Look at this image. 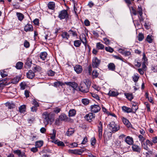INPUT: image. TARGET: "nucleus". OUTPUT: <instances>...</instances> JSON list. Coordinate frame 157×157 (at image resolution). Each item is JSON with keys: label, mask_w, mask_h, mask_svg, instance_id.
Wrapping results in <instances>:
<instances>
[{"label": "nucleus", "mask_w": 157, "mask_h": 157, "mask_svg": "<svg viewBox=\"0 0 157 157\" xmlns=\"http://www.w3.org/2000/svg\"><path fill=\"white\" fill-rule=\"evenodd\" d=\"M42 116L45 124L47 125L49 123L52 124L54 121L55 116L52 113L45 112L42 114Z\"/></svg>", "instance_id": "f257e3e1"}, {"label": "nucleus", "mask_w": 157, "mask_h": 157, "mask_svg": "<svg viewBox=\"0 0 157 157\" xmlns=\"http://www.w3.org/2000/svg\"><path fill=\"white\" fill-rule=\"evenodd\" d=\"M91 84V82L88 79L84 80L81 82L79 86V90L83 93H87L89 91Z\"/></svg>", "instance_id": "f03ea898"}, {"label": "nucleus", "mask_w": 157, "mask_h": 157, "mask_svg": "<svg viewBox=\"0 0 157 157\" xmlns=\"http://www.w3.org/2000/svg\"><path fill=\"white\" fill-rule=\"evenodd\" d=\"M109 129L113 133H115L120 129V125L116 124L113 121H111L108 125Z\"/></svg>", "instance_id": "7ed1b4c3"}, {"label": "nucleus", "mask_w": 157, "mask_h": 157, "mask_svg": "<svg viewBox=\"0 0 157 157\" xmlns=\"http://www.w3.org/2000/svg\"><path fill=\"white\" fill-rule=\"evenodd\" d=\"M68 14L67 10H63L59 13L58 17L60 20L67 19L68 17Z\"/></svg>", "instance_id": "20e7f679"}, {"label": "nucleus", "mask_w": 157, "mask_h": 157, "mask_svg": "<svg viewBox=\"0 0 157 157\" xmlns=\"http://www.w3.org/2000/svg\"><path fill=\"white\" fill-rule=\"evenodd\" d=\"M101 60L96 57H94L92 59V65L93 68L98 67L101 63Z\"/></svg>", "instance_id": "39448f33"}, {"label": "nucleus", "mask_w": 157, "mask_h": 157, "mask_svg": "<svg viewBox=\"0 0 157 157\" xmlns=\"http://www.w3.org/2000/svg\"><path fill=\"white\" fill-rule=\"evenodd\" d=\"M85 150H86L85 149V148H83L79 149H69L68 150V152L70 153H73L75 154L81 155Z\"/></svg>", "instance_id": "423d86ee"}, {"label": "nucleus", "mask_w": 157, "mask_h": 157, "mask_svg": "<svg viewBox=\"0 0 157 157\" xmlns=\"http://www.w3.org/2000/svg\"><path fill=\"white\" fill-rule=\"evenodd\" d=\"M9 80V78H5L0 80V89H2L5 86L10 83Z\"/></svg>", "instance_id": "0eeeda50"}, {"label": "nucleus", "mask_w": 157, "mask_h": 157, "mask_svg": "<svg viewBox=\"0 0 157 157\" xmlns=\"http://www.w3.org/2000/svg\"><path fill=\"white\" fill-rule=\"evenodd\" d=\"M98 137L100 140L102 136V131L103 129L102 122L101 121L99 122L98 125Z\"/></svg>", "instance_id": "6e6552de"}, {"label": "nucleus", "mask_w": 157, "mask_h": 157, "mask_svg": "<svg viewBox=\"0 0 157 157\" xmlns=\"http://www.w3.org/2000/svg\"><path fill=\"white\" fill-rule=\"evenodd\" d=\"M91 110L94 113L98 112L101 109L100 107L98 105H94L90 106Z\"/></svg>", "instance_id": "1a4fd4ad"}, {"label": "nucleus", "mask_w": 157, "mask_h": 157, "mask_svg": "<svg viewBox=\"0 0 157 157\" xmlns=\"http://www.w3.org/2000/svg\"><path fill=\"white\" fill-rule=\"evenodd\" d=\"M132 148L134 152L140 153L141 151V148L138 145L136 144H133L132 146Z\"/></svg>", "instance_id": "9d476101"}, {"label": "nucleus", "mask_w": 157, "mask_h": 157, "mask_svg": "<svg viewBox=\"0 0 157 157\" xmlns=\"http://www.w3.org/2000/svg\"><path fill=\"white\" fill-rule=\"evenodd\" d=\"M33 30V25L29 23L26 25L24 27V30L26 32H31Z\"/></svg>", "instance_id": "9b49d317"}, {"label": "nucleus", "mask_w": 157, "mask_h": 157, "mask_svg": "<svg viewBox=\"0 0 157 157\" xmlns=\"http://www.w3.org/2000/svg\"><path fill=\"white\" fill-rule=\"evenodd\" d=\"M80 41L86 46L87 44V40L85 35L84 34H82L80 36Z\"/></svg>", "instance_id": "f8f14e48"}, {"label": "nucleus", "mask_w": 157, "mask_h": 157, "mask_svg": "<svg viewBox=\"0 0 157 157\" xmlns=\"http://www.w3.org/2000/svg\"><path fill=\"white\" fill-rule=\"evenodd\" d=\"M95 114H93L92 113H89L86 114L85 118L89 122H91L93 119H94L95 117Z\"/></svg>", "instance_id": "ddd939ff"}, {"label": "nucleus", "mask_w": 157, "mask_h": 157, "mask_svg": "<svg viewBox=\"0 0 157 157\" xmlns=\"http://www.w3.org/2000/svg\"><path fill=\"white\" fill-rule=\"evenodd\" d=\"M125 142L129 145L133 144L134 142L133 139L129 136H127L124 140Z\"/></svg>", "instance_id": "4468645a"}, {"label": "nucleus", "mask_w": 157, "mask_h": 157, "mask_svg": "<svg viewBox=\"0 0 157 157\" xmlns=\"http://www.w3.org/2000/svg\"><path fill=\"white\" fill-rule=\"evenodd\" d=\"M20 79V78L17 76H15L13 78H10V83L16 84L18 82Z\"/></svg>", "instance_id": "2eb2a0df"}, {"label": "nucleus", "mask_w": 157, "mask_h": 157, "mask_svg": "<svg viewBox=\"0 0 157 157\" xmlns=\"http://www.w3.org/2000/svg\"><path fill=\"white\" fill-rule=\"evenodd\" d=\"M65 84L67 85L71 86L74 90L77 88L78 86V84L74 82H65Z\"/></svg>", "instance_id": "dca6fc26"}, {"label": "nucleus", "mask_w": 157, "mask_h": 157, "mask_svg": "<svg viewBox=\"0 0 157 157\" xmlns=\"http://www.w3.org/2000/svg\"><path fill=\"white\" fill-rule=\"evenodd\" d=\"M74 69L77 74L80 73L82 70V67L79 65H75L74 67Z\"/></svg>", "instance_id": "f3484780"}, {"label": "nucleus", "mask_w": 157, "mask_h": 157, "mask_svg": "<svg viewBox=\"0 0 157 157\" xmlns=\"http://www.w3.org/2000/svg\"><path fill=\"white\" fill-rule=\"evenodd\" d=\"M35 75V74L31 70H29L28 72L26 74L27 77L30 79H32L33 78Z\"/></svg>", "instance_id": "a211bd4d"}, {"label": "nucleus", "mask_w": 157, "mask_h": 157, "mask_svg": "<svg viewBox=\"0 0 157 157\" xmlns=\"http://www.w3.org/2000/svg\"><path fill=\"white\" fill-rule=\"evenodd\" d=\"M52 142L59 146L63 147L65 146L63 142L60 141L58 140H54L52 141Z\"/></svg>", "instance_id": "6ab92c4d"}, {"label": "nucleus", "mask_w": 157, "mask_h": 157, "mask_svg": "<svg viewBox=\"0 0 157 157\" xmlns=\"http://www.w3.org/2000/svg\"><path fill=\"white\" fill-rule=\"evenodd\" d=\"M61 36L62 37L63 39H65L66 40H68L70 37L69 35L66 32H62L61 34Z\"/></svg>", "instance_id": "aec40b11"}, {"label": "nucleus", "mask_w": 157, "mask_h": 157, "mask_svg": "<svg viewBox=\"0 0 157 157\" xmlns=\"http://www.w3.org/2000/svg\"><path fill=\"white\" fill-rule=\"evenodd\" d=\"M108 94L110 96L116 97L119 94V93L116 91L110 90Z\"/></svg>", "instance_id": "412c9836"}, {"label": "nucleus", "mask_w": 157, "mask_h": 157, "mask_svg": "<svg viewBox=\"0 0 157 157\" xmlns=\"http://www.w3.org/2000/svg\"><path fill=\"white\" fill-rule=\"evenodd\" d=\"M48 8L52 10H53L54 9L55 7V3L54 2H49L48 5Z\"/></svg>", "instance_id": "4be33fe9"}, {"label": "nucleus", "mask_w": 157, "mask_h": 157, "mask_svg": "<svg viewBox=\"0 0 157 157\" xmlns=\"http://www.w3.org/2000/svg\"><path fill=\"white\" fill-rule=\"evenodd\" d=\"M47 56V53L46 52H41L40 54V57L41 59L44 60L46 58Z\"/></svg>", "instance_id": "5701e85b"}, {"label": "nucleus", "mask_w": 157, "mask_h": 157, "mask_svg": "<svg viewBox=\"0 0 157 157\" xmlns=\"http://www.w3.org/2000/svg\"><path fill=\"white\" fill-rule=\"evenodd\" d=\"M122 109L123 111L124 112L129 113L132 112L131 108L125 106H123L122 107Z\"/></svg>", "instance_id": "b1692460"}, {"label": "nucleus", "mask_w": 157, "mask_h": 157, "mask_svg": "<svg viewBox=\"0 0 157 157\" xmlns=\"http://www.w3.org/2000/svg\"><path fill=\"white\" fill-rule=\"evenodd\" d=\"M126 98L130 101H131L133 98V97L132 93H125L124 94Z\"/></svg>", "instance_id": "393cba45"}, {"label": "nucleus", "mask_w": 157, "mask_h": 157, "mask_svg": "<svg viewBox=\"0 0 157 157\" xmlns=\"http://www.w3.org/2000/svg\"><path fill=\"white\" fill-rule=\"evenodd\" d=\"M74 132L75 130L74 128H69L68 129L66 134L67 136H70L73 134L74 133Z\"/></svg>", "instance_id": "a878e982"}, {"label": "nucleus", "mask_w": 157, "mask_h": 157, "mask_svg": "<svg viewBox=\"0 0 157 157\" xmlns=\"http://www.w3.org/2000/svg\"><path fill=\"white\" fill-rule=\"evenodd\" d=\"M108 69L111 71H114L115 69V66L113 63H110L108 65Z\"/></svg>", "instance_id": "bb28decb"}, {"label": "nucleus", "mask_w": 157, "mask_h": 157, "mask_svg": "<svg viewBox=\"0 0 157 157\" xmlns=\"http://www.w3.org/2000/svg\"><path fill=\"white\" fill-rule=\"evenodd\" d=\"M18 19L21 21L24 18V15L21 13L17 12L16 13Z\"/></svg>", "instance_id": "cd10ccee"}, {"label": "nucleus", "mask_w": 157, "mask_h": 157, "mask_svg": "<svg viewBox=\"0 0 157 157\" xmlns=\"http://www.w3.org/2000/svg\"><path fill=\"white\" fill-rule=\"evenodd\" d=\"M65 84V83H64L61 82L57 81L54 82V86L56 87H59L60 86H62Z\"/></svg>", "instance_id": "c85d7f7f"}, {"label": "nucleus", "mask_w": 157, "mask_h": 157, "mask_svg": "<svg viewBox=\"0 0 157 157\" xmlns=\"http://www.w3.org/2000/svg\"><path fill=\"white\" fill-rule=\"evenodd\" d=\"M23 63L21 62H17L16 65V67L17 69H21L23 66Z\"/></svg>", "instance_id": "c756f323"}, {"label": "nucleus", "mask_w": 157, "mask_h": 157, "mask_svg": "<svg viewBox=\"0 0 157 157\" xmlns=\"http://www.w3.org/2000/svg\"><path fill=\"white\" fill-rule=\"evenodd\" d=\"M122 120L124 124L127 125L128 127L130 126V123L127 119L126 118L123 117L122 119Z\"/></svg>", "instance_id": "7c9ffc66"}, {"label": "nucleus", "mask_w": 157, "mask_h": 157, "mask_svg": "<svg viewBox=\"0 0 157 157\" xmlns=\"http://www.w3.org/2000/svg\"><path fill=\"white\" fill-rule=\"evenodd\" d=\"M19 111L21 113H24L26 110V106L25 105H23L19 107Z\"/></svg>", "instance_id": "2f4dec72"}, {"label": "nucleus", "mask_w": 157, "mask_h": 157, "mask_svg": "<svg viewBox=\"0 0 157 157\" xmlns=\"http://www.w3.org/2000/svg\"><path fill=\"white\" fill-rule=\"evenodd\" d=\"M56 131L54 129H53L52 133L50 134V138L51 139L53 140V141L54 140H55V139L56 137Z\"/></svg>", "instance_id": "473e14b6"}, {"label": "nucleus", "mask_w": 157, "mask_h": 157, "mask_svg": "<svg viewBox=\"0 0 157 157\" xmlns=\"http://www.w3.org/2000/svg\"><path fill=\"white\" fill-rule=\"evenodd\" d=\"M96 47L98 49H103L104 48V46L100 42H98L96 44Z\"/></svg>", "instance_id": "72a5a7b5"}, {"label": "nucleus", "mask_w": 157, "mask_h": 157, "mask_svg": "<svg viewBox=\"0 0 157 157\" xmlns=\"http://www.w3.org/2000/svg\"><path fill=\"white\" fill-rule=\"evenodd\" d=\"M76 114V111L74 109L70 110L69 112V116L70 117L74 116Z\"/></svg>", "instance_id": "f704fd0d"}, {"label": "nucleus", "mask_w": 157, "mask_h": 157, "mask_svg": "<svg viewBox=\"0 0 157 157\" xmlns=\"http://www.w3.org/2000/svg\"><path fill=\"white\" fill-rule=\"evenodd\" d=\"M66 116L64 114H62L59 117V120L62 121H65L66 120Z\"/></svg>", "instance_id": "c9c22d12"}, {"label": "nucleus", "mask_w": 157, "mask_h": 157, "mask_svg": "<svg viewBox=\"0 0 157 157\" xmlns=\"http://www.w3.org/2000/svg\"><path fill=\"white\" fill-rule=\"evenodd\" d=\"M81 44V42L79 40H76L74 41V45L76 47H79Z\"/></svg>", "instance_id": "e433bc0d"}, {"label": "nucleus", "mask_w": 157, "mask_h": 157, "mask_svg": "<svg viewBox=\"0 0 157 157\" xmlns=\"http://www.w3.org/2000/svg\"><path fill=\"white\" fill-rule=\"evenodd\" d=\"M43 144V142L42 141H37L36 143V145L37 147H41Z\"/></svg>", "instance_id": "4c0bfd02"}, {"label": "nucleus", "mask_w": 157, "mask_h": 157, "mask_svg": "<svg viewBox=\"0 0 157 157\" xmlns=\"http://www.w3.org/2000/svg\"><path fill=\"white\" fill-rule=\"evenodd\" d=\"M131 109L132 111V112L133 113H135L137 110L138 109V106L136 104H135V105H132V107Z\"/></svg>", "instance_id": "58836bf2"}, {"label": "nucleus", "mask_w": 157, "mask_h": 157, "mask_svg": "<svg viewBox=\"0 0 157 157\" xmlns=\"http://www.w3.org/2000/svg\"><path fill=\"white\" fill-rule=\"evenodd\" d=\"M139 78V76L138 74L134 75L132 77L133 80L134 82H137L138 81Z\"/></svg>", "instance_id": "ea45409f"}, {"label": "nucleus", "mask_w": 157, "mask_h": 157, "mask_svg": "<svg viewBox=\"0 0 157 157\" xmlns=\"http://www.w3.org/2000/svg\"><path fill=\"white\" fill-rule=\"evenodd\" d=\"M0 74L2 77H4L7 75V73L5 70H1L0 71Z\"/></svg>", "instance_id": "a19ab883"}, {"label": "nucleus", "mask_w": 157, "mask_h": 157, "mask_svg": "<svg viewBox=\"0 0 157 157\" xmlns=\"http://www.w3.org/2000/svg\"><path fill=\"white\" fill-rule=\"evenodd\" d=\"M112 133H113L111 132H108L107 133V136L105 135V139H106L107 140V139H108V140L110 139L112 137Z\"/></svg>", "instance_id": "79ce46f5"}, {"label": "nucleus", "mask_w": 157, "mask_h": 157, "mask_svg": "<svg viewBox=\"0 0 157 157\" xmlns=\"http://www.w3.org/2000/svg\"><path fill=\"white\" fill-rule=\"evenodd\" d=\"M152 37V36L151 35H148L147 36L146 38V40L148 43H151L152 42L153 40Z\"/></svg>", "instance_id": "37998d69"}, {"label": "nucleus", "mask_w": 157, "mask_h": 157, "mask_svg": "<svg viewBox=\"0 0 157 157\" xmlns=\"http://www.w3.org/2000/svg\"><path fill=\"white\" fill-rule=\"evenodd\" d=\"M130 12L131 13L133 14L134 15H136L137 14V12L135 9L133 7H132L130 9Z\"/></svg>", "instance_id": "c03bdc74"}, {"label": "nucleus", "mask_w": 157, "mask_h": 157, "mask_svg": "<svg viewBox=\"0 0 157 157\" xmlns=\"http://www.w3.org/2000/svg\"><path fill=\"white\" fill-rule=\"evenodd\" d=\"M137 12L139 14L140 16L143 15L142 9L140 6H138L137 8Z\"/></svg>", "instance_id": "a18cd8bd"}, {"label": "nucleus", "mask_w": 157, "mask_h": 157, "mask_svg": "<svg viewBox=\"0 0 157 157\" xmlns=\"http://www.w3.org/2000/svg\"><path fill=\"white\" fill-rule=\"evenodd\" d=\"M82 102L85 105H87L89 103V100L86 98L82 99Z\"/></svg>", "instance_id": "49530a36"}, {"label": "nucleus", "mask_w": 157, "mask_h": 157, "mask_svg": "<svg viewBox=\"0 0 157 157\" xmlns=\"http://www.w3.org/2000/svg\"><path fill=\"white\" fill-rule=\"evenodd\" d=\"M32 63V61L31 59L29 58H27L25 64L28 66H30Z\"/></svg>", "instance_id": "de8ad7c7"}, {"label": "nucleus", "mask_w": 157, "mask_h": 157, "mask_svg": "<svg viewBox=\"0 0 157 157\" xmlns=\"http://www.w3.org/2000/svg\"><path fill=\"white\" fill-rule=\"evenodd\" d=\"M138 137L140 141L142 144L145 140V138L142 135H139Z\"/></svg>", "instance_id": "09e8293b"}, {"label": "nucleus", "mask_w": 157, "mask_h": 157, "mask_svg": "<svg viewBox=\"0 0 157 157\" xmlns=\"http://www.w3.org/2000/svg\"><path fill=\"white\" fill-rule=\"evenodd\" d=\"M41 68L39 66H36L34 67V69H33V71L34 72H36V71H41Z\"/></svg>", "instance_id": "8fccbe9b"}, {"label": "nucleus", "mask_w": 157, "mask_h": 157, "mask_svg": "<svg viewBox=\"0 0 157 157\" xmlns=\"http://www.w3.org/2000/svg\"><path fill=\"white\" fill-rule=\"evenodd\" d=\"M69 33L73 36H77V34L76 31H73L71 29L69 31Z\"/></svg>", "instance_id": "3c124183"}, {"label": "nucleus", "mask_w": 157, "mask_h": 157, "mask_svg": "<svg viewBox=\"0 0 157 157\" xmlns=\"http://www.w3.org/2000/svg\"><path fill=\"white\" fill-rule=\"evenodd\" d=\"M94 77L97 78L99 75V73L96 70H94L92 73Z\"/></svg>", "instance_id": "603ef678"}, {"label": "nucleus", "mask_w": 157, "mask_h": 157, "mask_svg": "<svg viewBox=\"0 0 157 157\" xmlns=\"http://www.w3.org/2000/svg\"><path fill=\"white\" fill-rule=\"evenodd\" d=\"M91 144L93 146H94L96 142V139L94 137H92L91 139Z\"/></svg>", "instance_id": "864d4df0"}, {"label": "nucleus", "mask_w": 157, "mask_h": 157, "mask_svg": "<svg viewBox=\"0 0 157 157\" xmlns=\"http://www.w3.org/2000/svg\"><path fill=\"white\" fill-rule=\"evenodd\" d=\"M61 110V109L59 107L55 108L53 110V112L54 113L56 114H57L59 113Z\"/></svg>", "instance_id": "5fc2aeb1"}, {"label": "nucleus", "mask_w": 157, "mask_h": 157, "mask_svg": "<svg viewBox=\"0 0 157 157\" xmlns=\"http://www.w3.org/2000/svg\"><path fill=\"white\" fill-rule=\"evenodd\" d=\"M105 50L106 51L109 52L110 53H112L113 51V49L110 47H105Z\"/></svg>", "instance_id": "6e6d98bb"}, {"label": "nucleus", "mask_w": 157, "mask_h": 157, "mask_svg": "<svg viewBox=\"0 0 157 157\" xmlns=\"http://www.w3.org/2000/svg\"><path fill=\"white\" fill-rule=\"evenodd\" d=\"M144 38L143 34L141 33H140L138 35V40L139 41H141Z\"/></svg>", "instance_id": "4d7b16f0"}, {"label": "nucleus", "mask_w": 157, "mask_h": 157, "mask_svg": "<svg viewBox=\"0 0 157 157\" xmlns=\"http://www.w3.org/2000/svg\"><path fill=\"white\" fill-rule=\"evenodd\" d=\"M151 141L153 144H155L157 143V137H153L151 138Z\"/></svg>", "instance_id": "13d9d810"}, {"label": "nucleus", "mask_w": 157, "mask_h": 157, "mask_svg": "<svg viewBox=\"0 0 157 157\" xmlns=\"http://www.w3.org/2000/svg\"><path fill=\"white\" fill-rule=\"evenodd\" d=\"M105 43L107 45L109 44L110 43V40L106 38H104L103 39Z\"/></svg>", "instance_id": "bf43d9fd"}, {"label": "nucleus", "mask_w": 157, "mask_h": 157, "mask_svg": "<svg viewBox=\"0 0 157 157\" xmlns=\"http://www.w3.org/2000/svg\"><path fill=\"white\" fill-rule=\"evenodd\" d=\"M24 45L25 47L28 48L30 46L29 43L27 40H25L24 42Z\"/></svg>", "instance_id": "052dcab7"}, {"label": "nucleus", "mask_w": 157, "mask_h": 157, "mask_svg": "<svg viewBox=\"0 0 157 157\" xmlns=\"http://www.w3.org/2000/svg\"><path fill=\"white\" fill-rule=\"evenodd\" d=\"M146 143L147 145H149V146L151 145V146H152L153 145V143H152V141L150 140H146Z\"/></svg>", "instance_id": "680f3d73"}, {"label": "nucleus", "mask_w": 157, "mask_h": 157, "mask_svg": "<svg viewBox=\"0 0 157 157\" xmlns=\"http://www.w3.org/2000/svg\"><path fill=\"white\" fill-rule=\"evenodd\" d=\"M55 74V72L51 70L48 71V74L50 76H53Z\"/></svg>", "instance_id": "e2e57ef3"}, {"label": "nucleus", "mask_w": 157, "mask_h": 157, "mask_svg": "<svg viewBox=\"0 0 157 157\" xmlns=\"http://www.w3.org/2000/svg\"><path fill=\"white\" fill-rule=\"evenodd\" d=\"M134 63L135 65L138 67H140L141 65V63L140 62L136 60L135 61Z\"/></svg>", "instance_id": "0e129e2a"}, {"label": "nucleus", "mask_w": 157, "mask_h": 157, "mask_svg": "<svg viewBox=\"0 0 157 157\" xmlns=\"http://www.w3.org/2000/svg\"><path fill=\"white\" fill-rule=\"evenodd\" d=\"M33 104L34 106L38 107L39 106V105L38 102L35 99L33 100Z\"/></svg>", "instance_id": "69168bd1"}, {"label": "nucleus", "mask_w": 157, "mask_h": 157, "mask_svg": "<svg viewBox=\"0 0 157 157\" xmlns=\"http://www.w3.org/2000/svg\"><path fill=\"white\" fill-rule=\"evenodd\" d=\"M131 53L130 51H125L124 53H123V55L125 56H128L130 55Z\"/></svg>", "instance_id": "338daca9"}, {"label": "nucleus", "mask_w": 157, "mask_h": 157, "mask_svg": "<svg viewBox=\"0 0 157 157\" xmlns=\"http://www.w3.org/2000/svg\"><path fill=\"white\" fill-rule=\"evenodd\" d=\"M30 92L28 90H26L25 91V94L26 98L29 97Z\"/></svg>", "instance_id": "774afa93"}]
</instances>
